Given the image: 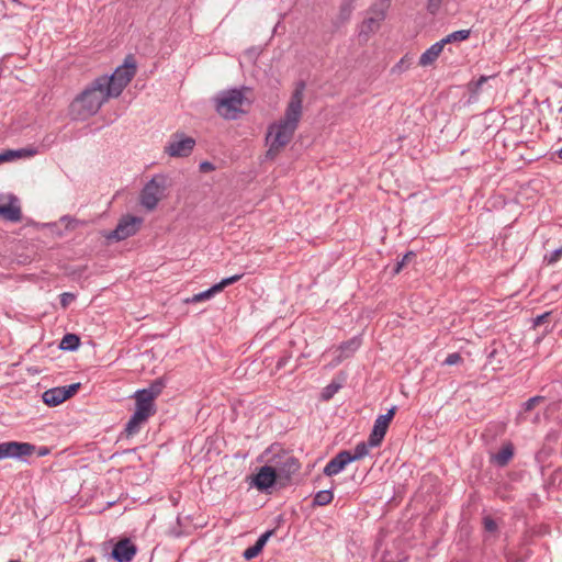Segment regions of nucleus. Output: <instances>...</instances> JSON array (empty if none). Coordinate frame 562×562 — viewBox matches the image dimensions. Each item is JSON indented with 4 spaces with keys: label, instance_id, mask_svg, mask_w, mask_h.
Returning <instances> with one entry per match:
<instances>
[{
    "label": "nucleus",
    "instance_id": "obj_40",
    "mask_svg": "<svg viewBox=\"0 0 562 562\" xmlns=\"http://www.w3.org/2000/svg\"><path fill=\"white\" fill-rule=\"evenodd\" d=\"M442 0H427V10L430 14H436L440 9Z\"/></svg>",
    "mask_w": 562,
    "mask_h": 562
},
{
    "label": "nucleus",
    "instance_id": "obj_31",
    "mask_svg": "<svg viewBox=\"0 0 562 562\" xmlns=\"http://www.w3.org/2000/svg\"><path fill=\"white\" fill-rule=\"evenodd\" d=\"M482 524H483L484 530L486 532L493 533V535L497 533L498 525L495 521V519H493L491 516L483 517Z\"/></svg>",
    "mask_w": 562,
    "mask_h": 562
},
{
    "label": "nucleus",
    "instance_id": "obj_45",
    "mask_svg": "<svg viewBox=\"0 0 562 562\" xmlns=\"http://www.w3.org/2000/svg\"><path fill=\"white\" fill-rule=\"evenodd\" d=\"M228 285H232L229 279L228 278H224L218 283L214 284L213 288H214V291H216V293H220L221 291H223Z\"/></svg>",
    "mask_w": 562,
    "mask_h": 562
},
{
    "label": "nucleus",
    "instance_id": "obj_23",
    "mask_svg": "<svg viewBox=\"0 0 562 562\" xmlns=\"http://www.w3.org/2000/svg\"><path fill=\"white\" fill-rule=\"evenodd\" d=\"M80 346V338L76 334H66L60 344L59 348L61 350L75 351Z\"/></svg>",
    "mask_w": 562,
    "mask_h": 562
},
{
    "label": "nucleus",
    "instance_id": "obj_20",
    "mask_svg": "<svg viewBox=\"0 0 562 562\" xmlns=\"http://www.w3.org/2000/svg\"><path fill=\"white\" fill-rule=\"evenodd\" d=\"M361 346V338L355 336L347 341H344L339 346L340 355L338 356L337 362H340L342 359L352 356L356 350Z\"/></svg>",
    "mask_w": 562,
    "mask_h": 562
},
{
    "label": "nucleus",
    "instance_id": "obj_52",
    "mask_svg": "<svg viewBox=\"0 0 562 562\" xmlns=\"http://www.w3.org/2000/svg\"><path fill=\"white\" fill-rule=\"evenodd\" d=\"M558 156L560 159H562V147L558 150Z\"/></svg>",
    "mask_w": 562,
    "mask_h": 562
},
{
    "label": "nucleus",
    "instance_id": "obj_42",
    "mask_svg": "<svg viewBox=\"0 0 562 562\" xmlns=\"http://www.w3.org/2000/svg\"><path fill=\"white\" fill-rule=\"evenodd\" d=\"M260 552L261 551H258V549L252 544L244 551L243 557L249 561L259 555Z\"/></svg>",
    "mask_w": 562,
    "mask_h": 562
},
{
    "label": "nucleus",
    "instance_id": "obj_50",
    "mask_svg": "<svg viewBox=\"0 0 562 562\" xmlns=\"http://www.w3.org/2000/svg\"><path fill=\"white\" fill-rule=\"evenodd\" d=\"M274 450V446H271L269 449H267L265 451V454L268 456L269 453H271L272 451Z\"/></svg>",
    "mask_w": 562,
    "mask_h": 562
},
{
    "label": "nucleus",
    "instance_id": "obj_15",
    "mask_svg": "<svg viewBox=\"0 0 562 562\" xmlns=\"http://www.w3.org/2000/svg\"><path fill=\"white\" fill-rule=\"evenodd\" d=\"M349 463V450L339 451L334 458H331L325 465L323 473L326 476H334L340 473Z\"/></svg>",
    "mask_w": 562,
    "mask_h": 562
},
{
    "label": "nucleus",
    "instance_id": "obj_17",
    "mask_svg": "<svg viewBox=\"0 0 562 562\" xmlns=\"http://www.w3.org/2000/svg\"><path fill=\"white\" fill-rule=\"evenodd\" d=\"M0 196V217L10 222H20L22 218L21 207L16 204L15 196H11L9 202H4Z\"/></svg>",
    "mask_w": 562,
    "mask_h": 562
},
{
    "label": "nucleus",
    "instance_id": "obj_26",
    "mask_svg": "<svg viewBox=\"0 0 562 562\" xmlns=\"http://www.w3.org/2000/svg\"><path fill=\"white\" fill-rule=\"evenodd\" d=\"M166 384L162 379H156L147 389H142L140 391H144V393H147L148 396H151L154 400H156L161 394Z\"/></svg>",
    "mask_w": 562,
    "mask_h": 562
},
{
    "label": "nucleus",
    "instance_id": "obj_41",
    "mask_svg": "<svg viewBox=\"0 0 562 562\" xmlns=\"http://www.w3.org/2000/svg\"><path fill=\"white\" fill-rule=\"evenodd\" d=\"M529 557V552L527 551L524 557H516L514 552L506 553V562H526Z\"/></svg>",
    "mask_w": 562,
    "mask_h": 562
},
{
    "label": "nucleus",
    "instance_id": "obj_48",
    "mask_svg": "<svg viewBox=\"0 0 562 562\" xmlns=\"http://www.w3.org/2000/svg\"><path fill=\"white\" fill-rule=\"evenodd\" d=\"M244 277V273H239V274H234L232 277H228L229 281L232 284L238 282L239 280H241V278Z\"/></svg>",
    "mask_w": 562,
    "mask_h": 562
},
{
    "label": "nucleus",
    "instance_id": "obj_29",
    "mask_svg": "<svg viewBox=\"0 0 562 562\" xmlns=\"http://www.w3.org/2000/svg\"><path fill=\"white\" fill-rule=\"evenodd\" d=\"M215 294H216V291H214V288L212 285L210 289H207L203 292H200L198 294H194L190 299H187L186 302L187 303H198V302L206 301V300H210L211 297H213Z\"/></svg>",
    "mask_w": 562,
    "mask_h": 562
},
{
    "label": "nucleus",
    "instance_id": "obj_18",
    "mask_svg": "<svg viewBox=\"0 0 562 562\" xmlns=\"http://www.w3.org/2000/svg\"><path fill=\"white\" fill-rule=\"evenodd\" d=\"M148 419L149 418L134 412V414L131 416V418L126 423L125 428H124L123 432L121 434V437L125 436L126 438H130V437L137 435L140 431L142 426L145 423H147Z\"/></svg>",
    "mask_w": 562,
    "mask_h": 562
},
{
    "label": "nucleus",
    "instance_id": "obj_49",
    "mask_svg": "<svg viewBox=\"0 0 562 562\" xmlns=\"http://www.w3.org/2000/svg\"><path fill=\"white\" fill-rule=\"evenodd\" d=\"M48 453H49V449H48L47 447H41V448H40V450H38V452H37V454H38L40 457H44V456H46V454H48Z\"/></svg>",
    "mask_w": 562,
    "mask_h": 562
},
{
    "label": "nucleus",
    "instance_id": "obj_19",
    "mask_svg": "<svg viewBox=\"0 0 562 562\" xmlns=\"http://www.w3.org/2000/svg\"><path fill=\"white\" fill-rule=\"evenodd\" d=\"M443 44L441 41L436 42L429 48H427L419 57V65L423 67L429 66L435 63L439 55L443 50Z\"/></svg>",
    "mask_w": 562,
    "mask_h": 562
},
{
    "label": "nucleus",
    "instance_id": "obj_37",
    "mask_svg": "<svg viewBox=\"0 0 562 562\" xmlns=\"http://www.w3.org/2000/svg\"><path fill=\"white\" fill-rule=\"evenodd\" d=\"M462 362V357L459 352H452L447 356V358L443 361V364L446 366H454Z\"/></svg>",
    "mask_w": 562,
    "mask_h": 562
},
{
    "label": "nucleus",
    "instance_id": "obj_12",
    "mask_svg": "<svg viewBox=\"0 0 562 562\" xmlns=\"http://www.w3.org/2000/svg\"><path fill=\"white\" fill-rule=\"evenodd\" d=\"M396 406H392L386 414L378 416V418L374 422L371 434L369 435L370 447H379L382 443L384 436L387 431L389 425L396 413Z\"/></svg>",
    "mask_w": 562,
    "mask_h": 562
},
{
    "label": "nucleus",
    "instance_id": "obj_43",
    "mask_svg": "<svg viewBox=\"0 0 562 562\" xmlns=\"http://www.w3.org/2000/svg\"><path fill=\"white\" fill-rule=\"evenodd\" d=\"M16 151H20L18 158L32 157L38 153L37 149L33 147L16 149Z\"/></svg>",
    "mask_w": 562,
    "mask_h": 562
},
{
    "label": "nucleus",
    "instance_id": "obj_9",
    "mask_svg": "<svg viewBox=\"0 0 562 562\" xmlns=\"http://www.w3.org/2000/svg\"><path fill=\"white\" fill-rule=\"evenodd\" d=\"M137 553L136 544L127 537L121 538L113 546V549L109 555H104L101 562H110L114 560L116 562H132Z\"/></svg>",
    "mask_w": 562,
    "mask_h": 562
},
{
    "label": "nucleus",
    "instance_id": "obj_53",
    "mask_svg": "<svg viewBox=\"0 0 562 562\" xmlns=\"http://www.w3.org/2000/svg\"><path fill=\"white\" fill-rule=\"evenodd\" d=\"M9 562H21L20 560H10Z\"/></svg>",
    "mask_w": 562,
    "mask_h": 562
},
{
    "label": "nucleus",
    "instance_id": "obj_2",
    "mask_svg": "<svg viewBox=\"0 0 562 562\" xmlns=\"http://www.w3.org/2000/svg\"><path fill=\"white\" fill-rule=\"evenodd\" d=\"M109 99L111 97L95 78L71 101L69 115L75 121H86L95 115Z\"/></svg>",
    "mask_w": 562,
    "mask_h": 562
},
{
    "label": "nucleus",
    "instance_id": "obj_16",
    "mask_svg": "<svg viewBox=\"0 0 562 562\" xmlns=\"http://www.w3.org/2000/svg\"><path fill=\"white\" fill-rule=\"evenodd\" d=\"M372 16L367 18L360 29V36L366 35L369 36L371 33H374L379 26L381 21L385 19V11L383 9H379L376 7H372L370 9Z\"/></svg>",
    "mask_w": 562,
    "mask_h": 562
},
{
    "label": "nucleus",
    "instance_id": "obj_38",
    "mask_svg": "<svg viewBox=\"0 0 562 562\" xmlns=\"http://www.w3.org/2000/svg\"><path fill=\"white\" fill-rule=\"evenodd\" d=\"M60 305L66 308L70 303L76 300V295L70 292H64L60 294Z\"/></svg>",
    "mask_w": 562,
    "mask_h": 562
},
{
    "label": "nucleus",
    "instance_id": "obj_25",
    "mask_svg": "<svg viewBox=\"0 0 562 562\" xmlns=\"http://www.w3.org/2000/svg\"><path fill=\"white\" fill-rule=\"evenodd\" d=\"M369 440L357 443L353 451H349L350 461L353 462L364 458L369 453Z\"/></svg>",
    "mask_w": 562,
    "mask_h": 562
},
{
    "label": "nucleus",
    "instance_id": "obj_33",
    "mask_svg": "<svg viewBox=\"0 0 562 562\" xmlns=\"http://www.w3.org/2000/svg\"><path fill=\"white\" fill-rule=\"evenodd\" d=\"M544 401L543 396L537 395L533 397H530L524 403V411L530 412L532 411L538 404L542 403Z\"/></svg>",
    "mask_w": 562,
    "mask_h": 562
},
{
    "label": "nucleus",
    "instance_id": "obj_8",
    "mask_svg": "<svg viewBox=\"0 0 562 562\" xmlns=\"http://www.w3.org/2000/svg\"><path fill=\"white\" fill-rule=\"evenodd\" d=\"M195 139L184 133L172 134L165 153L170 157H188L194 149Z\"/></svg>",
    "mask_w": 562,
    "mask_h": 562
},
{
    "label": "nucleus",
    "instance_id": "obj_47",
    "mask_svg": "<svg viewBox=\"0 0 562 562\" xmlns=\"http://www.w3.org/2000/svg\"><path fill=\"white\" fill-rule=\"evenodd\" d=\"M215 169L214 165L210 161H202L200 164V170L203 172L213 171Z\"/></svg>",
    "mask_w": 562,
    "mask_h": 562
},
{
    "label": "nucleus",
    "instance_id": "obj_28",
    "mask_svg": "<svg viewBox=\"0 0 562 562\" xmlns=\"http://www.w3.org/2000/svg\"><path fill=\"white\" fill-rule=\"evenodd\" d=\"M341 383L333 380L328 385L323 389L322 398L329 401L341 389Z\"/></svg>",
    "mask_w": 562,
    "mask_h": 562
},
{
    "label": "nucleus",
    "instance_id": "obj_5",
    "mask_svg": "<svg viewBox=\"0 0 562 562\" xmlns=\"http://www.w3.org/2000/svg\"><path fill=\"white\" fill-rule=\"evenodd\" d=\"M169 179L162 173L155 175L142 189L139 195L140 204L148 211H153L159 201L166 195Z\"/></svg>",
    "mask_w": 562,
    "mask_h": 562
},
{
    "label": "nucleus",
    "instance_id": "obj_21",
    "mask_svg": "<svg viewBox=\"0 0 562 562\" xmlns=\"http://www.w3.org/2000/svg\"><path fill=\"white\" fill-rule=\"evenodd\" d=\"M513 457L514 447L510 442H508L505 443L497 453L492 456L491 461L494 462L496 465L503 468L508 464Z\"/></svg>",
    "mask_w": 562,
    "mask_h": 562
},
{
    "label": "nucleus",
    "instance_id": "obj_46",
    "mask_svg": "<svg viewBox=\"0 0 562 562\" xmlns=\"http://www.w3.org/2000/svg\"><path fill=\"white\" fill-rule=\"evenodd\" d=\"M290 358H291V356H290V355H288V353H285V355L281 356V357L278 359V361H277V364H276L277 369H278V370L282 369V368L288 363V361H289V359H290Z\"/></svg>",
    "mask_w": 562,
    "mask_h": 562
},
{
    "label": "nucleus",
    "instance_id": "obj_11",
    "mask_svg": "<svg viewBox=\"0 0 562 562\" xmlns=\"http://www.w3.org/2000/svg\"><path fill=\"white\" fill-rule=\"evenodd\" d=\"M79 389L80 383L52 387L43 393L42 398L47 406L55 407L72 397L79 391Z\"/></svg>",
    "mask_w": 562,
    "mask_h": 562
},
{
    "label": "nucleus",
    "instance_id": "obj_30",
    "mask_svg": "<svg viewBox=\"0 0 562 562\" xmlns=\"http://www.w3.org/2000/svg\"><path fill=\"white\" fill-rule=\"evenodd\" d=\"M416 257V254L414 251H407L403 258L396 262V265L393 268V274H398L402 269L413 259Z\"/></svg>",
    "mask_w": 562,
    "mask_h": 562
},
{
    "label": "nucleus",
    "instance_id": "obj_6",
    "mask_svg": "<svg viewBox=\"0 0 562 562\" xmlns=\"http://www.w3.org/2000/svg\"><path fill=\"white\" fill-rule=\"evenodd\" d=\"M267 461L277 470L278 477L284 480H290L301 468L299 460L281 448H279V452L273 453Z\"/></svg>",
    "mask_w": 562,
    "mask_h": 562
},
{
    "label": "nucleus",
    "instance_id": "obj_7",
    "mask_svg": "<svg viewBox=\"0 0 562 562\" xmlns=\"http://www.w3.org/2000/svg\"><path fill=\"white\" fill-rule=\"evenodd\" d=\"M142 222H143V220L138 216H133V215L123 216L119 221L115 229L111 231L106 235V238L109 240L120 241V240H124L131 236H134L138 232Z\"/></svg>",
    "mask_w": 562,
    "mask_h": 562
},
{
    "label": "nucleus",
    "instance_id": "obj_22",
    "mask_svg": "<svg viewBox=\"0 0 562 562\" xmlns=\"http://www.w3.org/2000/svg\"><path fill=\"white\" fill-rule=\"evenodd\" d=\"M496 77V75H492V76H481L479 79L476 80H471L469 83H468V91L470 92L471 94V98H477L479 94L481 93L482 89H483V86L485 83H487L488 80L491 79H494Z\"/></svg>",
    "mask_w": 562,
    "mask_h": 562
},
{
    "label": "nucleus",
    "instance_id": "obj_14",
    "mask_svg": "<svg viewBox=\"0 0 562 562\" xmlns=\"http://www.w3.org/2000/svg\"><path fill=\"white\" fill-rule=\"evenodd\" d=\"M133 397L135 398V412L149 418L157 412L155 400L148 396L144 391L137 390Z\"/></svg>",
    "mask_w": 562,
    "mask_h": 562
},
{
    "label": "nucleus",
    "instance_id": "obj_39",
    "mask_svg": "<svg viewBox=\"0 0 562 562\" xmlns=\"http://www.w3.org/2000/svg\"><path fill=\"white\" fill-rule=\"evenodd\" d=\"M19 154H20V151L12 150V149L0 153V162L10 161L14 158H18Z\"/></svg>",
    "mask_w": 562,
    "mask_h": 562
},
{
    "label": "nucleus",
    "instance_id": "obj_32",
    "mask_svg": "<svg viewBox=\"0 0 562 562\" xmlns=\"http://www.w3.org/2000/svg\"><path fill=\"white\" fill-rule=\"evenodd\" d=\"M353 10L352 0H344L340 5V18L348 20Z\"/></svg>",
    "mask_w": 562,
    "mask_h": 562
},
{
    "label": "nucleus",
    "instance_id": "obj_27",
    "mask_svg": "<svg viewBox=\"0 0 562 562\" xmlns=\"http://www.w3.org/2000/svg\"><path fill=\"white\" fill-rule=\"evenodd\" d=\"M334 494L331 490H323L315 494L313 499L314 506H325L333 502Z\"/></svg>",
    "mask_w": 562,
    "mask_h": 562
},
{
    "label": "nucleus",
    "instance_id": "obj_24",
    "mask_svg": "<svg viewBox=\"0 0 562 562\" xmlns=\"http://www.w3.org/2000/svg\"><path fill=\"white\" fill-rule=\"evenodd\" d=\"M470 35H471L470 30H459V31H454V32L448 34L446 37H443L440 41L445 46L446 44L467 41L470 37Z\"/></svg>",
    "mask_w": 562,
    "mask_h": 562
},
{
    "label": "nucleus",
    "instance_id": "obj_3",
    "mask_svg": "<svg viewBox=\"0 0 562 562\" xmlns=\"http://www.w3.org/2000/svg\"><path fill=\"white\" fill-rule=\"evenodd\" d=\"M136 75V63L133 56H127L124 64L119 66L111 76H100L98 80L104 87L108 95L117 98Z\"/></svg>",
    "mask_w": 562,
    "mask_h": 562
},
{
    "label": "nucleus",
    "instance_id": "obj_35",
    "mask_svg": "<svg viewBox=\"0 0 562 562\" xmlns=\"http://www.w3.org/2000/svg\"><path fill=\"white\" fill-rule=\"evenodd\" d=\"M274 530H268L263 532L255 542V547L258 549V551H262L263 547L266 546L269 538L273 535Z\"/></svg>",
    "mask_w": 562,
    "mask_h": 562
},
{
    "label": "nucleus",
    "instance_id": "obj_44",
    "mask_svg": "<svg viewBox=\"0 0 562 562\" xmlns=\"http://www.w3.org/2000/svg\"><path fill=\"white\" fill-rule=\"evenodd\" d=\"M551 313L550 312H546L541 315H538L535 319H533V326L537 327V326H540L542 324H544L546 322H548L549 317H550Z\"/></svg>",
    "mask_w": 562,
    "mask_h": 562
},
{
    "label": "nucleus",
    "instance_id": "obj_51",
    "mask_svg": "<svg viewBox=\"0 0 562 562\" xmlns=\"http://www.w3.org/2000/svg\"><path fill=\"white\" fill-rule=\"evenodd\" d=\"M82 562H98L95 558H88Z\"/></svg>",
    "mask_w": 562,
    "mask_h": 562
},
{
    "label": "nucleus",
    "instance_id": "obj_1",
    "mask_svg": "<svg viewBox=\"0 0 562 562\" xmlns=\"http://www.w3.org/2000/svg\"><path fill=\"white\" fill-rule=\"evenodd\" d=\"M305 81L300 80L295 83L294 91L286 105L284 116L278 122L269 126L267 133V158L274 159L282 148H284L293 138L302 116V103Z\"/></svg>",
    "mask_w": 562,
    "mask_h": 562
},
{
    "label": "nucleus",
    "instance_id": "obj_13",
    "mask_svg": "<svg viewBox=\"0 0 562 562\" xmlns=\"http://www.w3.org/2000/svg\"><path fill=\"white\" fill-rule=\"evenodd\" d=\"M278 480L277 470L273 465L266 464L261 467L258 472L251 477V485H254L258 491H268L273 487Z\"/></svg>",
    "mask_w": 562,
    "mask_h": 562
},
{
    "label": "nucleus",
    "instance_id": "obj_34",
    "mask_svg": "<svg viewBox=\"0 0 562 562\" xmlns=\"http://www.w3.org/2000/svg\"><path fill=\"white\" fill-rule=\"evenodd\" d=\"M274 530H268L263 532L255 542V547L258 549V551H262L263 547L266 546L269 538L273 535Z\"/></svg>",
    "mask_w": 562,
    "mask_h": 562
},
{
    "label": "nucleus",
    "instance_id": "obj_36",
    "mask_svg": "<svg viewBox=\"0 0 562 562\" xmlns=\"http://www.w3.org/2000/svg\"><path fill=\"white\" fill-rule=\"evenodd\" d=\"M562 257V246L553 251H551L549 255L544 256V260L548 265H553L558 262Z\"/></svg>",
    "mask_w": 562,
    "mask_h": 562
},
{
    "label": "nucleus",
    "instance_id": "obj_4",
    "mask_svg": "<svg viewBox=\"0 0 562 562\" xmlns=\"http://www.w3.org/2000/svg\"><path fill=\"white\" fill-rule=\"evenodd\" d=\"M248 88H234L221 91L215 98V110L225 120H236L241 113H245L243 106L247 99L244 91Z\"/></svg>",
    "mask_w": 562,
    "mask_h": 562
},
{
    "label": "nucleus",
    "instance_id": "obj_10",
    "mask_svg": "<svg viewBox=\"0 0 562 562\" xmlns=\"http://www.w3.org/2000/svg\"><path fill=\"white\" fill-rule=\"evenodd\" d=\"M35 450L36 447L30 442L3 441L0 442V460L9 458L24 460L32 456Z\"/></svg>",
    "mask_w": 562,
    "mask_h": 562
}]
</instances>
